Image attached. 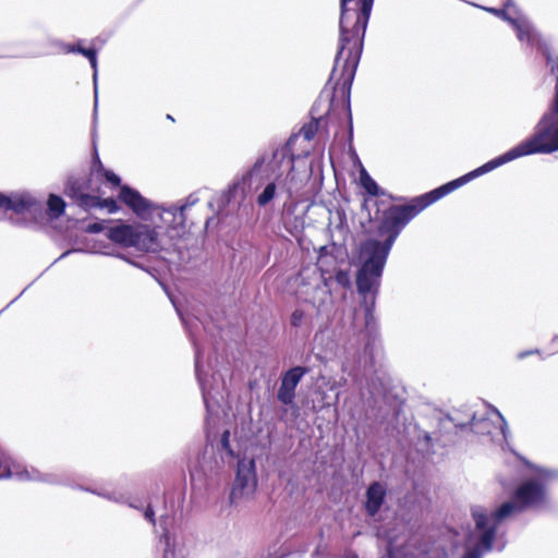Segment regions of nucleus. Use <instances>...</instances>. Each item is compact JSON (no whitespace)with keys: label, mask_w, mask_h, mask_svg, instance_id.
Segmentation results:
<instances>
[{"label":"nucleus","mask_w":558,"mask_h":558,"mask_svg":"<svg viewBox=\"0 0 558 558\" xmlns=\"http://www.w3.org/2000/svg\"><path fill=\"white\" fill-rule=\"evenodd\" d=\"M481 175L483 174L476 168L428 193L412 198L404 205H390L381 209L386 205V201L378 199L375 202L376 211L372 219L376 222L377 234L385 236V240L379 241L369 238L360 244L357 256L360 268L356 272L355 282L357 292L363 298L365 329L347 341L344 350L348 354H351L354 359L357 357L359 361L362 356H368L371 361L374 359L376 349L374 318L376 296L389 253L401 231L429 205Z\"/></svg>","instance_id":"f257e3e1"},{"label":"nucleus","mask_w":558,"mask_h":558,"mask_svg":"<svg viewBox=\"0 0 558 558\" xmlns=\"http://www.w3.org/2000/svg\"><path fill=\"white\" fill-rule=\"evenodd\" d=\"M373 3L374 0H340L339 48L327 83V86H330L332 89L328 111L335 107L337 97H340L351 133V87L361 59Z\"/></svg>","instance_id":"f03ea898"},{"label":"nucleus","mask_w":558,"mask_h":558,"mask_svg":"<svg viewBox=\"0 0 558 558\" xmlns=\"http://www.w3.org/2000/svg\"><path fill=\"white\" fill-rule=\"evenodd\" d=\"M558 150V82L555 84L553 100L535 125L534 133L505 154L478 167L485 174L520 157L534 154H551Z\"/></svg>","instance_id":"7ed1b4c3"},{"label":"nucleus","mask_w":558,"mask_h":558,"mask_svg":"<svg viewBox=\"0 0 558 558\" xmlns=\"http://www.w3.org/2000/svg\"><path fill=\"white\" fill-rule=\"evenodd\" d=\"M556 477H558L557 471L536 468L535 476L522 482L513 492L511 500L502 502L494 510L486 509V517L495 526L504 531L505 523L513 517L529 509L539 510L547 507V487Z\"/></svg>","instance_id":"20e7f679"},{"label":"nucleus","mask_w":558,"mask_h":558,"mask_svg":"<svg viewBox=\"0 0 558 558\" xmlns=\"http://www.w3.org/2000/svg\"><path fill=\"white\" fill-rule=\"evenodd\" d=\"M270 170L277 173L279 195H284V203L292 199L303 187L304 179L294 168V158L287 146L278 147L272 151L268 162Z\"/></svg>","instance_id":"39448f33"},{"label":"nucleus","mask_w":558,"mask_h":558,"mask_svg":"<svg viewBox=\"0 0 558 558\" xmlns=\"http://www.w3.org/2000/svg\"><path fill=\"white\" fill-rule=\"evenodd\" d=\"M451 423L456 428H464L470 425L471 430L478 435L495 436L500 434L505 440L508 438L509 428L502 414L495 408H492L485 416L478 417L476 413H470L465 420H461L458 413L448 414L439 420L440 426Z\"/></svg>","instance_id":"423d86ee"},{"label":"nucleus","mask_w":558,"mask_h":558,"mask_svg":"<svg viewBox=\"0 0 558 558\" xmlns=\"http://www.w3.org/2000/svg\"><path fill=\"white\" fill-rule=\"evenodd\" d=\"M256 462L253 458H243L238 461L235 477L229 495L232 506L254 498L257 489Z\"/></svg>","instance_id":"0eeeda50"},{"label":"nucleus","mask_w":558,"mask_h":558,"mask_svg":"<svg viewBox=\"0 0 558 558\" xmlns=\"http://www.w3.org/2000/svg\"><path fill=\"white\" fill-rule=\"evenodd\" d=\"M265 157L258 158L253 167L247 170L242 177L236 178L228 189L217 193L211 201H209L208 205L210 208L217 210L219 214L232 201L240 198L241 201L245 197L246 186L251 183L252 178L258 173L265 163Z\"/></svg>","instance_id":"6e6552de"},{"label":"nucleus","mask_w":558,"mask_h":558,"mask_svg":"<svg viewBox=\"0 0 558 558\" xmlns=\"http://www.w3.org/2000/svg\"><path fill=\"white\" fill-rule=\"evenodd\" d=\"M331 276L326 277L324 271L315 269L312 281L308 283L303 282L299 294L305 302L312 304L318 312H322L324 306L331 299Z\"/></svg>","instance_id":"1a4fd4ad"},{"label":"nucleus","mask_w":558,"mask_h":558,"mask_svg":"<svg viewBox=\"0 0 558 558\" xmlns=\"http://www.w3.org/2000/svg\"><path fill=\"white\" fill-rule=\"evenodd\" d=\"M512 9L513 7L510 3H507L504 9L490 8L487 9V11L507 21L515 31L517 37L521 43H526L531 46L534 45L537 40V33L534 26L525 16L521 14L513 15L511 13Z\"/></svg>","instance_id":"9d476101"},{"label":"nucleus","mask_w":558,"mask_h":558,"mask_svg":"<svg viewBox=\"0 0 558 558\" xmlns=\"http://www.w3.org/2000/svg\"><path fill=\"white\" fill-rule=\"evenodd\" d=\"M310 372L306 366H293L283 372L280 377V386L277 391V399L284 405L293 404L295 389L302 378Z\"/></svg>","instance_id":"9b49d317"},{"label":"nucleus","mask_w":558,"mask_h":558,"mask_svg":"<svg viewBox=\"0 0 558 558\" xmlns=\"http://www.w3.org/2000/svg\"><path fill=\"white\" fill-rule=\"evenodd\" d=\"M119 199L125 204L132 211L138 216L151 213L155 209V205L140 194L138 191L124 184L120 187Z\"/></svg>","instance_id":"f8f14e48"},{"label":"nucleus","mask_w":558,"mask_h":558,"mask_svg":"<svg viewBox=\"0 0 558 558\" xmlns=\"http://www.w3.org/2000/svg\"><path fill=\"white\" fill-rule=\"evenodd\" d=\"M387 496V488L381 482H373L366 489L364 510L367 517L374 518L380 511Z\"/></svg>","instance_id":"ddd939ff"},{"label":"nucleus","mask_w":558,"mask_h":558,"mask_svg":"<svg viewBox=\"0 0 558 558\" xmlns=\"http://www.w3.org/2000/svg\"><path fill=\"white\" fill-rule=\"evenodd\" d=\"M205 428L207 445L216 447L218 452H225L228 457L234 456V452L230 446V432L228 429H225L218 438L217 434L214 432V427L211 426V417L206 418Z\"/></svg>","instance_id":"4468645a"},{"label":"nucleus","mask_w":558,"mask_h":558,"mask_svg":"<svg viewBox=\"0 0 558 558\" xmlns=\"http://www.w3.org/2000/svg\"><path fill=\"white\" fill-rule=\"evenodd\" d=\"M34 205H36V201L31 196L17 195L10 197L0 192V209L3 211L12 210L15 214H22L29 210Z\"/></svg>","instance_id":"2eb2a0df"},{"label":"nucleus","mask_w":558,"mask_h":558,"mask_svg":"<svg viewBox=\"0 0 558 558\" xmlns=\"http://www.w3.org/2000/svg\"><path fill=\"white\" fill-rule=\"evenodd\" d=\"M134 228L133 247L146 252L154 250L157 244V234L155 230L145 225H137L134 226Z\"/></svg>","instance_id":"dca6fc26"},{"label":"nucleus","mask_w":558,"mask_h":558,"mask_svg":"<svg viewBox=\"0 0 558 558\" xmlns=\"http://www.w3.org/2000/svg\"><path fill=\"white\" fill-rule=\"evenodd\" d=\"M134 231V226L120 223L118 226L110 227L107 231V236L110 241L121 246L133 247Z\"/></svg>","instance_id":"f3484780"},{"label":"nucleus","mask_w":558,"mask_h":558,"mask_svg":"<svg viewBox=\"0 0 558 558\" xmlns=\"http://www.w3.org/2000/svg\"><path fill=\"white\" fill-rule=\"evenodd\" d=\"M195 371H196V376H197V379H198V383H199V386L202 389L205 408H206L207 412L210 413L214 408L219 407V400L216 398V396L213 395L211 390H209L207 388L206 383L202 376L201 368H199L198 353H196V359H195Z\"/></svg>","instance_id":"a211bd4d"},{"label":"nucleus","mask_w":558,"mask_h":558,"mask_svg":"<svg viewBox=\"0 0 558 558\" xmlns=\"http://www.w3.org/2000/svg\"><path fill=\"white\" fill-rule=\"evenodd\" d=\"M360 183L365 192L371 196H384L388 199H393V197L386 190L381 189L377 184V182L368 174L365 169H362L360 172Z\"/></svg>","instance_id":"6ab92c4d"},{"label":"nucleus","mask_w":558,"mask_h":558,"mask_svg":"<svg viewBox=\"0 0 558 558\" xmlns=\"http://www.w3.org/2000/svg\"><path fill=\"white\" fill-rule=\"evenodd\" d=\"M279 195V184L277 180V173H275V180L267 183L263 191L257 195L256 203L259 207L267 206L275 197H281Z\"/></svg>","instance_id":"aec40b11"},{"label":"nucleus","mask_w":558,"mask_h":558,"mask_svg":"<svg viewBox=\"0 0 558 558\" xmlns=\"http://www.w3.org/2000/svg\"><path fill=\"white\" fill-rule=\"evenodd\" d=\"M317 104H315L311 110L312 113V121L301 129V134L306 141H311L314 138L315 134L318 131L320 121H323V116L317 114Z\"/></svg>","instance_id":"412c9836"},{"label":"nucleus","mask_w":558,"mask_h":558,"mask_svg":"<svg viewBox=\"0 0 558 558\" xmlns=\"http://www.w3.org/2000/svg\"><path fill=\"white\" fill-rule=\"evenodd\" d=\"M47 206L49 217L58 219L64 214L66 204L61 196L50 194L47 201Z\"/></svg>","instance_id":"4be33fe9"},{"label":"nucleus","mask_w":558,"mask_h":558,"mask_svg":"<svg viewBox=\"0 0 558 558\" xmlns=\"http://www.w3.org/2000/svg\"><path fill=\"white\" fill-rule=\"evenodd\" d=\"M66 52H76L86 57L94 70L97 69V50L95 48H84L81 43L68 45Z\"/></svg>","instance_id":"5701e85b"},{"label":"nucleus","mask_w":558,"mask_h":558,"mask_svg":"<svg viewBox=\"0 0 558 558\" xmlns=\"http://www.w3.org/2000/svg\"><path fill=\"white\" fill-rule=\"evenodd\" d=\"M204 190H198L196 192H193L191 193L186 199H185V203L180 205V206H177V216L179 215L182 220H183V223L185 222L186 220V209L193 205H195L198 201H199V194L203 192Z\"/></svg>","instance_id":"b1692460"},{"label":"nucleus","mask_w":558,"mask_h":558,"mask_svg":"<svg viewBox=\"0 0 558 558\" xmlns=\"http://www.w3.org/2000/svg\"><path fill=\"white\" fill-rule=\"evenodd\" d=\"M76 204L81 208L89 210L92 208H99L100 202L98 196L83 193L76 196Z\"/></svg>","instance_id":"393cba45"},{"label":"nucleus","mask_w":558,"mask_h":558,"mask_svg":"<svg viewBox=\"0 0 558 558\" xmlns=\"http://www.w3.org/2000/svg\"><path fill=\"white\" fill-rule=\"evenodd\" d=\"M332 280H335L342 288H349L351 284L350 274L348 270L344 269L337 270Z\"/></svg>","instance_id":"a878e982"},{"label":"nucleus","mask_w":558,"mask_h":558,"mask_svg":"<svg viewBox=\"0 0 558 558\" xmlns=\"http://www.w3.org/2000/svg\"><path fill=\"white\" fill-rule=\"evenodd\" d=\"M546 66L549 69L550 74L556 75L558 82V57L550 53V51H546L545 53Z\"/></svg>","instance_id":"bb28decb"},{"label":"nucleus","mask_w":558,"mask_h":558,"mask_svg":"<svg viewBox=\"0 0 558 558\" xmlns=\"http://www.w3.org/2000/svg\"><path fill=\"white\" fill-rule=\"evenodd\" d=\"M99 208H106L110 214L117 213L119 210L118 203L114 198L108 197V198H100L99 197Z\"/></svg>","instance_id":"cd10ccee"},{"label":"nucleus","mask_w":558,"mask_h":558,"mask_svg":"<svg viewBox=\"0 0 558 558\" xmlns=\"http://www.w3.org/2000/svg\"><path fill=\"white\" fill-rule=\"evenodd\" d=\"M102 174H104L105 179L107 180V182L110 183L112 186H114V187L122 186L120 177L118 174H116L113 171L104 170Z\"/></svg>","instance_id":"c85d7f7f"},{"label":"nucleus","mask_w":558,"mask_h":558,"mask_svg":"<svg viewBox=\"0 0 558 558\" xmlns=\"http://www.w3.org/2000/svg\"><path fill=\"white\" fill-rule=\"evenodd\" d=\"M304 319V312L302 310H294L290 317V324L293 327H300Z\"/></svg>","instance_id":"c756f323"},{"label":"nucleus","mask_w":558,"mask_h":558,"mask_svg":"<svg viewBox=\"0 0 558 558\" xmlns=\"http://www.w3.org/2000/svg\"><path fill=\"white\" fill-rule=\"evenodd\" d=\"M65 194L76 203V196L82 193L80 192V187L76 185V183L73 182L66 186Z\"/></svg>","instance_id":"7c9ffc66"},{"label":"nucleus","mask_w":558,"mask_h":558,"mask_svg":"<svg viewBox=\"0 0 558 558\" xmlns=\"http://www.w3.org/2000/svg\"><path fill=\"white\" fill-rule=\"evenodd\" d=\"M104 229H105L104 222L100 221V222L89 223L85 228V231L88 233H99V232L104 231Z\"/></svg>","instance_id":"2f4dec72"},{"label":"nucleus","mask_w":558,"mask_h":558,"mask_svg":"<svg viewBox=\"0 0 558 558\" xmlns=\"http://www.w3.org/2000/svg\"><path fill=\"white\" fill-rule=\"evenodd\" d=\"M12 474L10 466L0 459V478L10 477Z\"/></svg>","instance_id":"473e14b6"},{"label":"nucleus","mask_w":558,"mask_h":558,"mask_svg":"<svg viewBox=\"0 0 558 558\" xmlns=\"http://www.w3.org/2000/svg\"><path fill=\"white\" fill-rule=\"evenodd\" d=\"M144 517H145V519H147L149 522H151L153 524H155V512H154V510H153V508H151L150 506H148V507L145 509Z\"/></svg>","instance_id":"72a5a7b5"},{"label":"nucleus","mask_w":558,"mask_h":558,"mask_svg":"<svg viewBox=\"0 0 558 558\" xmlns=\"http://www.w3.org/2000/svg\"><path fill=\"white\" fill-rule=\"evenodd\" d=\"M534 353H538V350L522 351V352L518 353V359H519V360H523V359H525L526 356H529V355H531V354H534Z\"/></svg>","instance_id":"f704fd0d"},{"label":"nucleus","mask_w":558,"mask_h":558,"mask_svg":"<svg viewBox=\"0 0 558 558\" xmlns=\"http://www.w3.org/2000/svg\"><path fill=\"white\" fill-rule=\"evenodd\" d=\"M327 252H328V247L327 246H322L319 248V257H318L319 263H323V259L327 255Z\"/></svg>","instance_id":"c9c22d12"},{"label":"nucleus","mask_w":558,"mask_h":558,"mask_svg":"<svg viewBox=\"0 0 558 558\" xmlns=\"http://www.w3.org/2000/svg\"><path fill=\"white\" fill-rule=\"evenodd\" d=\"M95 163H96V167H98V170H99V171H101V172L104 173V170H106V169L104 168V165H102V162L100 161V159H99V157H98V156H96V158H95Z\"/></svg>","instance_id":"e433bc0d"},{"label":"nucleus","mask_w":558,"mask_h":558,"mask_svg":"<svg viewBox=\"0 0 558 558\" xmlns=\"http://www.w3.org/2000/svg\"><path fill=\"white\" fill-rule=\"evenodd\" d=\"M344 558H359V557L355 553L348 551V553H345Z\"/></svg>","instance_id":"4c0bfd02"},{"label":"nucleus","mask_w":558,"mask_h":558,"mask_svg":"<svg viewBox=\"0 0 558 558\" xmlns=\"http://www.w3.org/2000/svg\"><path fill=\"white\" fill-rule=\"evenodd\" d=\"M168 296H169V300L171 301V303L174 305V294H172L171 292H169L168 290H166Z\"/></svg>","instance_id":"58836bf2"},{"label":"nucleus","mask_w":558,"mask_h":558,"mask_svg":"<svg viewBox=\"0 0 558 558\" xmlns=\"http://www.w3.org/2000/svg\"><path fill=\"white\" fill-rule=\"evenodd\" d=\"M214 220H215V218H214V217H213V218H208V219L206 220V228H209V226L214 222Z\"/></svg>","instance_id":"ea45409f"},{"label":"nucleus","mask_w":558,"mask_h":558,"mask_svg":"<svg viewBox=\"0 0 558 558\" xmlns=\"http://www.w3.org/2000/svg\"><path fill=\"white\" fill-rule=\"evenodd\" d=\"M424 439H425V441H426V442H429V441H430V439H432V437H430V435H429L428 433H426V434L424 435Z\"/></svg>","instance_id":"a19ab883"},{"label":"nucleus","mask_w":558,"mask_h":558,"mask_svg":"<svg viewBox=\"0 0 558 558\" xmlns=\"http://www.w3.org/2000/svg\"><path fill=\"white\" fill-rule=\"evenodd\" d=\"M165 538H166V544H167V546H169V541H170L169 535H168V534H165Z\"/></svg>","instance_id":"79ce46f5"},{"label":"nucleus","mask_w":558,"mask_h":558,"mask_svg":"<svg viewBox=\"0 0 558 558\" xmlns=\"http://www.w3.org/2000/svg\"><path fill=\"white\" fill-rule=\"evenodd\" d=\"M558 343V335L553 339V345H556Z\"/></svg>","instance_id":"37998d69"},{"label":"nucleus","mask_w":558,"mask_h":558,"mask_svg":"<svg viewBox=\"0 0 558 558\" xmlns=\"http://www.w3.org/2000/svg\"><path fill=\"white\" fill-rule=\"evenodd\" d=\"M167 119L171 120V121H174V118L171 114H167Z\"/></svg>","instance_id":"c03bdc74"},{"label":"nucleus","mask_w":558,"mask_h":558,"mask_svg":"<svg viewBox=\"0 0 558 558\" xmlns=\"http://www.w3.org/2000/svg\"><path fill=\"white\" fill-rule=\"evenodd\" d=\"M165 558H168V549L165 550Z\"/></svg>","instance_id":"a18cd8bd"}]
</instances>
